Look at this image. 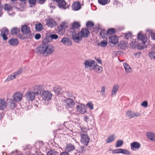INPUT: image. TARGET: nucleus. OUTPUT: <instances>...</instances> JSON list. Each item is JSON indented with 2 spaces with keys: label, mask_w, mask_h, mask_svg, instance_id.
Masks as SVG:
<instances>
[{
  "label": "nucleus",
  "mask_w": 155,
  "mask_h": 155,
  "mask_svg": "<svg viewBox=\"0 0 155 155\" xmlns=\"http://www.w3.org/2000/svg\"><path fill=\"white\" fill-rule=\"evenodd\" d=\"M13 99L17 102L20 101L22 97V94L20 92H17L14 94Z\"/></svg>",
  "instance_id": "nucleus-18"
},
{
  "label": "nucleus",
  "mask_w": 155,
  "mask_h": 155,
  "mask_svg": "<svg viewBox=\"0 0 155 155\" xmlns=\"http://www.w3.org/2000/svg\"><path fill=\"white\" fill-rule=\"evenodd\" d=\"M16 36L18 37L19 39L21 40H24L26 39L25 36H24L22 34H20V33L18 34Z\"/></svg>",
  "instance_id": "nucleus-51"
},
{
  "label": "nucleus",
  "mask_w": 155,
  "mask_h": 155,
  "mask_svg": "<svg viewBox=\"0 0 155 155\" xmlns=\"http://www.w3.org/2000/svg\"><path fill=\"white\" fill-rule=\"evenodd\" d=\"M86 106L88 107L90 110H92L93 108V104L91 102H88L86 104Z\"/></svg>",
  "instance_id": "nucleus-49"
},
{
  "label": "nucleus",
  "mask_w": 155,
  "mask_h": 155,
  "mask_svg": "<svg viewBox=\"0 0 155 155\" xmlns=\"http://www.w3.org/2000/svg\"><path fill=\"white\" fill-rule=\"evenodd\" d=\"M86 26L87 28L91 27H93L94 26V24L91 21H88L87 22Z\"/></svg>",
  "instance_id": "nucleus-48"
},
{
  "label": "nucleus",
  "mask_w": 155,
  "mask_h": 155,
  "mask_svg": "<svg viewBox=\"0 0 155 155\" xmlns=\"http://www.w3.org/2000/svg\"><path fill=\"white\" fill-rule=\"evenodd\" d=\"M107 31H106L104 29H101L100 33V36L103 38H104L105 35H107Z\"/></svg>",
  "instance_id": "nucleus-38"
},
{
  "label": "nucleus",
  "mask_w": 155,
  "mask_h": 155,
  "mask_svg": "<svg viewBox=\"0 0 155 155\" xmlns=\"http://www.w3.org/2000/svg\"><path fill=\"white\" fill-rule=\"evenodd\" d=\"M84 120L87 123H88L89 121V119L87 116H85Z\"/></svg>",
  "instance_id": "nucleus-62"
},
{
  "label": "nucleus",
  "mask_w": 155,
  "mask_h": 155,
  "mask_svg": "<svg viewBox=\"0 0 155 155\" xmlns=\"http://www.w3.org/2000/svg\"><path fill=\"white\" fill-rule=\"evenodd\" d=\"M11 33L12 35L15 36L20 33V29L17 27H15L12 28L10 30Z\"/></svg>",
  "instance_id": "nucleus-27"
},
{
  "label": "nucleus",
  "mask_w": 155,
  "mask_h": 155,
  "mask_svg": "<svg viewBox=\"0 0 155 155\" xmlns=\"http://www.w3.org/2000/svg\"><path fill=\"white\" fill-rule=\"evenodd\" d=\"M8 105L11 108L13 109L16 106V101L13 98H10L7 100Z\"/></svg>",
  "instance_id": "nucleus-21"
},
{
  "label": "nucleus",
  "mask_w": 155,
  "mask_h": 155,
  "mask_svg": "<svg viewBox=\"0 0 155 155\" xmlns=\"http://www.w3.org/2000/svg\"><path fill=\"white\" fill-rule=\"evenodd\" d=\"M61 42L67 46H70L72 44L71 41L67 38H63L61 40Z\"/></svg>",
  "instance_id": "nucleus-23"
},
{
  "label": "nucleus",
  "mask_w": 155,
  "mask_h": 155,
  "mask_svg": "<svg viewBox=\"0 0 155 155\" xmlns=\"http://www.w3.org/2000/svg\"><path fill=\"white\" fill-rule=\"evenodd\" d=\"M23 70L21 68H20L18 70L15 72H14L13 74L14 75H15V78L19 75L22 71Z\"/></svg>",
  "instance_id": "nucleus-46"
},
{
  "label": "nucleus",
  "mask_w": 155,
  "mask_h": 155,
  "mask_svg": "<svg viewBox=\"0 0 155 155\" xmlns=\"http://www.w3.org/2000/svg\"><path fill=\"white\" fill-rule=\"evenodd\" d=\"M141 115L140 112H135L132 111H128L126 113V117L129 119L140 116Z\"/></svg>",
  "instance_id": "nucleus-6"
},
{
  "label": "nucleus",
  "mask_w": 155,
  "mask_h": 155,
  "mask_svg": "<svg viewBox=\"0 0 155 155\" xmlns=\"http://www.w3.org/2000/svg\"><path fill=\"white\" fill-rule=\"evenodd\" d=\"M107 45V42L105 41H101L100 44L98 43V45H100L101 46L103 47H106Z\"/></svg>",
  "instance_id": "nucleus-50"
},
{
  "label": "nucleus",
  "mask_w": 155,
  "mask_h": 155,
  "mask_svg": "<svg viewBox=\"0 0 155 155\" xmlns=\"http://www.w3.org/2000/svg\"><path fill=\"white\" fill-rule=\"evenodd\" d=\"M33 36V35L30 32L29 33L27 34V35H26V36H25V37H26V38L31 39L32 38Z\"/></svg>",
  "instance_id": "nucleus-57"
},
{
  "label": "nucleus",
  "mask_w": 155,
  "mask_h": 155,
  "mask_svg": "<svg viewBox=\"0 0 155 155\" xmlns=\"http://www.w3.org/2000/svg\"><path fill=\"white\" fill-rule=\"evenodd\" d=\"M29 3L31 5H35L36 0H28Z\"/></svg>",
  "instance_id": "nucleus-55"
},
{
  "label": "nucleus",
  "mask_w": 155,
  "mask_h": 155,
  "mask_svg": "<svg viewBox=\"0 0 155 155\" xmlns=\"http://www.w3.org/2000/svg\"><path fill=\"white\" fill-rule=\"evenodd\" d=\"M34 90L36 95H40L43 90V86L41 85L36 86L34 87Z\"/></svg>",
  "instance_id": "nucleus-15"
},
{
  "label": "nucleus",
  "mask_w": 155,
  "mask_h": 155,
  "mask_svg": "<svg viewBox=\"0 0 155 155\" xmlns=\"http://www.w3.org/2000/svg\"><path fill=\"white\" fill-rule=\"evenodd\" d=\"M71 26L69 29V31L71 34L72 38L74 41L75 38L78 34L80 33L79 28L81 26L80 24L77 22H74L71 24Z\"/></svg>",
  "instance_id": "nucleus-1"
},
{
  "label": "nucleus",
  "mask_w": 155,
  "mask_h": 155,
  "mask_svg": "<svg viewBox=\"0 0 155 155\" xmlns=\"http://www.w3.org/2000/svg\"><path fill=\"white\" fill-rule=\"evenodd\" d=\"M137 38L138 40L141 41V45H142L144 46L145 44V42L144 41L145 37L143 34L141 32H140L137 35Z\"/></svg>",
  "instance_id": "nucleus-22"
},
{
  "label": "nucleus",
  "mask_w": 155,
  "mask_h": 155,
  "mask_svg": "<svg viewBox=\"0 0 155 155\" xmlns=\"http://www.w3.org/2000/svg\"><path fill=\"white\" fill-rule=\"evenodd\" d=\"M95 59L97 61L99 64H101L102 63V61L100 58H97L96 57H95Z\"/></svg>",
  "instance_id": "nucleus-61"
},
{
  "label": "nucleus",
  "mask_w": 155,
  "mask_h": 155,
  "mask_svg": "<svg viewBox=\"0 0 155 155\" xmlns=\"http://www.w3.org/2000/svg\"><path fill=\"white\" fill-rule=\"evenodd\" d=\"M103 68H91V70H94V71L97 73H101L103 71Z\"/></svg>",
  "instance_id": "nucleus-53"
},
{
  "label": "nucleus",
  "mask_w": 155,
  "mask_h": 155,
  "mask_svg": "<svg viewBox=\"0 0 155 155\" xmlns=\"http://www.w3.org/2000/svg\"><path fill=\"white\" fill-rule=\"evenodd\" d=\"M8 34V30L6 28H3L0 34V35L2 37L4 40H6L8 39L7 35Z\"/></svg>",
  "instance_id": "nucleus-14"
},
{
  "label": "nucleus",
  "mask_w": 155,
  "mask_h": 155,
  "mask_svg": "<svg viewBox=\"0 0 155 155\" xmlns=\"http://www.w3.org/2000/svg\"><path fill=\"white\" fill-rule=\"evenodd\" d=\"M115 31L114 29L111 28L108 29L107 31V34L109 35H112L115 34Z\"/></svg>",
  "instance_id": "nucleus-43"
},
{
  "label": "nucleus",
  "mask_w": 155,
  "mask_h": 155,
  "mask_svg": "<svg viewBox=\"0 0 155 155\" xmlns=\"http://www.w3.org/2000/svg\"><path fill=\"white\" fill-rule=\"evenodd\" d=\"M64 101L65 103V107L67 109H72L75 105L74 101L71 98H67L64 100Z\"/></svg>",
  "instance_id": "nucleus-4"
},
{
  "label": "nucleus",
  "mask_w": 155,
  "mask_h": 155,
  "mask_svg": "<svg viewBox=\"0 0 155 155\" xmlns=\"http://www.w3.org/2000/svg\"><path fill=\"white\" fill-rule=\"evenodd\" d=\"M35 94L33 91H28L25 94V96L28 101H32L34 100Z\"/></svg>",
  "instance_id": "nucleus-10"
},
{
  "label": "nucleus",
  "mask_w": 155,
  "mask_h": 155,
  "mask_svg": "<svg viewBox=\"0 0 155 155\" xmlns=\"http://www.w3.org/2000/svg\"><path fill=\"white\" fill-rule=\"evenodd\" d=\"M72 9L74 11L79 10L81 7V4L80 2L78 1L74 2L72 6Z\"/></svg>",
  "instance_id": "nucleus-28"
},
{
  "label": "nucleus",
  "mask_w": 155,
  "mask_h": 155,
  "mask_svg": "<svg viewBox=\"0 0 155 155\" xmlns=\"http://www.w3.org/2000/svg\"><path fill=\"white\" fill-rule=\"evenodd\" d=\"M132 35V33L130 32H128L125 34L124 37L127 39H128Z\"/></svg>",
  "instance_id": "nucleus-52"
},
{
  "label": "nucleus",
  "mask_w": 155,
  "mask_h": 155,
  "mask_svg": "<svg viewBox=\"0 0 155 155\" xmlns=\"http://www.w3.org/2000/svg\"><path fill=\"white\" fill-rule=\"evenodd\" d=\"M68 24L65 22L61 23L58 27V33L60 35H62L65 32V29L68 27Z\"/></svg>",
  "instance_id": "nucleus-7"
},
{
  "label": "nucleus",
  "mask_w": 155,
  "mask_h": 155,
  "mask_svg": "<svg viewBox=\"0 0 155 155\" xmlns=\"http://www.w3.org/2000/svg\"><path fill=\"white\" fill-rule=\"evenodd\" d=\"M85 67H92L93 68H95L97 66H98L96 62L93 60H86L84 63Z\"/></svg>",
  "instance_id": "nucleus-9"
},
{
  "label": "nucleus",
  "mask_w": 155,
  "mask_h": 155,
  "mask_svg": "<svg viewBox=\"0 0 155 155\" xmlns=\"http://www.w3.org/2000/svg\"><path fill=\"white\" fill-rule=\"evenodd\" d=\"M58 154L57 151L53 150H51L48 151L47 153V155H57Z\"/></svg>",
  "instance_id": "nucleus-41"
},
{
  "label": "nucleus",
  "mask_w": 155,
  "mask_h": 155,
  "mask_svg": "<svg viewBox=\"0 0 155 155\" xmlns=\"http://www.w3.org/2000/svg\"><path fill=\"white\" fill-rule=\"evenodd\" d=\"M8 43L10 45L12 46H16L19 43V41L16 38H11L8 41Z\"/></svg>",
  "instance_id": "nucleus-26"
},
{
  "label": "nucleus",
  "mask_w": 155,
  "mask_h": 155,
  "mask_svg": "<svg viewBox=\"0 0 155 155\" xmlns=\"http://www.w3.org/2000/svg\"><path fill=\"white\" fill-rule=\"evenodd\" d=\"M42 96L43 99L48 101L51 99L52 94L48 91H45L43 92Z\"/></svg>",
  "instance_id": "nucleus-13"
},
{
  "label": "nucleus",
  "mask_w": 155,
  "mask_h": 155,
  "mask_svg": "<svg viewBox=\"0 0 155 155\" xmlns=\"http://www.w3.org/2000/svg\"><path fill=\"white\" fill-rule=\"evenodd\" d=\"M16 78L15 75H14L13 74H12L11 75L8 76L7 79H6V81H8Z\"/></svg>",
  "instance_id": "nucleus-42"
},
{
  "label": "nucleus",
  "mask_w": 155,
  "mask_h": 155,
  "mask_svg": "<svg viewBox=\"0 0 155 155\" xmlns=\"http://www.w3.org/2000/svg\"><path fill=\"white\" fill-rule=\"evenodd\" d=\"M21 30L23 34H27L31 32L30 28L26 25H21Z\"/></svg>",
  "instance_id": "nucleus-16"
},
{
  "label": "nucleus",
  "mask_w": 155,
  "mask_h": 155,
  "mask_svg": "<svg viewBox=\"0 0 155 155\" xmlns=\"http://www.w3.org/2000/svg\"><path fill=\"white\" fill-rule=\"evenodd\" d=\"M146 136L147 139L151 141H155V134L152 131L147 133Z\"/></svg>",
  "instance_id": "nucleus-20"
},
{
  "label": "nucleus",
  "mask_w": 155,
  "mask_h": 155,
  "mask_svg": "<svg viewBox=\"0 0 155 155\" xmlns=\"http://www.w3.org/2000/svg\"><path fill=\"white\" fill-rule=\"evenodd\" d=\"M60 155H69L67 152H63L61 153Z\"/></svg>",
  "instance_id": "nucleus-64"
},
{
  "label": "nucleus",
  "mask_w": 155,
  "mask_h": 155,
  "mask_svg": "<svg viewBox=\"0 0 155 155\" xmlns=\"http://www.w3.org/2000/svg\"><path fill=\"white\" fill-rule=\"evenodd\" d=\"M141 105L142 106L146 107L148 106V102L147 101H145L142 103Z\"/></svg>",
  "instance_id": "nucleus-56"
},
{
  "label": "nucleus",
  "mask_w": 155,
  "mask_h": 155,
  "mask_svg": "<svg viewBox=\"0 0 155 155\" xmlns=\"http://www.w3.org/2000/svg\"><path fill=\"white\" fill-rule=\"evenodd\" d=\"M130 146L131 149L133 151L139 149L140 147V143L137 142H134L131 143Z\"/></svg>",
  "instance_id": "nucleus-19"
},
{
  "label": "nucleus",
  "mask_w": 155,
  "mask_h": 155,
  "mask_svg": "<svg viewBox=\"0 0 155 155\" xmlns=\"http://www.w3.org/2000/svg\"><path fill=\"white\" fill-rule=\"evenodd\" d=\"M130 46L133 48H134L137 46L138 48L141 49H143L144 48V46H142L139 45L138 42L136 40H133L131 41V43H130Z\"/></svg>",
  "instance_id": "nucleus-17"
},
{
  "label": "nucleus",
  "mask_w": 155,
  "mask_h": 155,
  "mask_svg": "<svg viewBox=\"0 0 155 155\" xmlns=\"http://www.w3.org/2000/svg\"><path fill=\"white\" fill-rule=\"evenodd\" d=\"M116 138L114 134H113L107 138V143H109L113 141Z\"/></svg>",
  "instance_id": "nucleus-35"
},
{
  "label": "nucleus",
  "mask_w": 155,
  "mask_h": 155,
  "mask_svg": "<svg viewBox=\"0 0 155 155\" xmlns=\"http://www.w3.org/2000/svg\"><path fill=\"white\" fill-rule=\"evenodd\" d=\"M46 45L47 44H42L38 47L36 48V52L43 54V55L45 53Z\"/></svg>",
  "instance_id": "nucleus-11"
},
{
  "label": "nucleus",
  "mask_w": 155,
  "mask_h": 155,
  "mask_svg": "<svg viewBox=\"0 0 155 155\" xmlns=\"http://www.w3.org/2000/svg\"><path fill=\"white\" fill-rule=\"evenodd\" d=\"M50 37L53 39H56L58 38V35L56 34H52L50 35Z\"/></svg>",
  "instance_id": "nucleus-59"
},
{
  "label": "nucleus",
  "mask_w": 155,
  "mask_h": 155,
  "mask_svg": "<svg viewBox=\"0 0 155 155\" xmlns=\"http://www.w3.org/2000/svg\"><path fill=\"white\" fill-rule=\"evenodd\" d=\"M46 25L48 27L52 28L56 27L57 24L53 18H48L46 20Z\"/></svg>",
  "instance_id": "nucleus-12"
},
{
  "label": "nucleus",
  "mask_w": 155,
  "mask_h": 155,
  "mask_svg": "<svg viewBox=\"0 0 155 155\" xmlns=\"http://www.w3.org/2000/svg\"><path fill=\"white\" fill-rule=\"evenodd\" d=\"M58 7L59 8L65 9H66L68 7H66V3L64 0H61L58 3Z\"/></svg>",
  "instance_id": "nucleus-29"
},
{
  "label": "nucleus",
  "mask_w": 155,
  "mask_h": 155,
  "mask_svg": "<svg viewBox=\"0 0 155 155\" xmlns=\"http://www.w3.org/2000/svg\"><path fill=\"white\" fill-rule=\"evenodd\" d=\"M86 149V147L85 146H81L77 150V151L79 153H84Z\"/></svg>",
  "instance_id": "nucleus-33"
},
{
  "label": "nucleus",
  "mask_w": 155,
  "mask_h": 155,
  "mask_svg": "<svg viewBox=\"0 0 155 155\" xmlns=\"http://www.w3.org/2000/svg\"><path fill=\"white\" fill-rule=\"evenodd\" d=\"M125 69L127 74L132 73L133 71L132 68H125Z\"/></svg>",
  "instance_id": "nucleus-58"
},
{
  "label": "nucleus",
  "mask_w": 155,
  "mask_h": 155,
  "mask_svg": "<svg viewBox=\"0 0 155 155\" xmlns=\"http://www.w3.org/2000/svg\"><path fill=\"white\" fill-rule=\"evenodd\" d=\"M45 50V53L43 54V56L44 57L51 55L53 52L54 49L52 46L47 44Z\"/></svg>",
  "instance_id": "nucleus-8"
},
{
  "label": "nucleus",
  "mask_w": 155,
  "mask_h": 155,
  "mask_svg": "<svg viewBox=\"0 0 155 155\" xmlns=\"http://www.w3.org/2000/svg\"><path fill=\"white\" fill-rule=\"evenodd\" d=\"M54 90L55 93L58 95L60 94L61 91V88L58 86L55 87Z\"/></svg>",
  "instance_id": "nucleus-36"
},
{
  "label": "nucleus",
  "mask_w": 155,
  "mask_h": 155,
  "mask_svg": "<svg viewBox=\"0 0 155 155\" xmlns=\"http://www.w3.org/2000/svg\"><path fill=\"white\" fill-rule=\"evenodd\" d=\"M7 106V103L3 100H0V110H3Z\"/></svg>",
  "instance_id": "nucleus-32"
},
{
  "label": "nucleus",
  "mask_w": 155,
  "mask_h": 155,
  "mask_svg": "<svg viewBox=\"0 0 155 155\" xmlns=\"http://www.w3.org/2000/svg\"><path fill=\"white\" fill-rule=\"evenodd\" d=\"M119 86L118 84H114L111 91V95H116V93L118 90Z\"/></svg>",
  "instance_id": "nucleus-30"
},
{
  "label": "nucleus",
  "mask_w": 155,
  "mask_h": 155,
  "mask_svg": "<svg viewBox=\"0 0 155 155\" xmlns=\"http://www.w3.org/2000/svg\"><path fill=\"white\" fill-rule=\"evenodd\" d=\"M4 9L6 11H10L12 10V7L9 4H6L4 5Z\"/></svg>",
  "instance_id": "nucleus-39"
},
{
  "label": "nucleus",
  "mask_w": 155,
  "mask_h": 155,
  "mask_svg": "<svg viewBox=\"0 0 155 155\" xmlns=\"http://www.w3.org/2000/svg\"><path fill=\"white\" fill-rule=\"evenodd\" d=\"M127 43L125 41H121L118 44V47L122 49H124L127 46Z\"/></svg>",
  "instance_id": "nucleus-31"
},
{
  "label": "nucleus",
  "mask_w": 155,
  "mask_h": 155,
  "mask_svg": "<svg viewBox=\"0 0 155 155\" xmlns=\"http://www.w3.org/2000/svg\"><path fill=\"white\" fill-rule=\"evenodd\" d=\"M76 109L78 112L82 114H84L87 112L86 106L82 103H78L77 104Z\"/></svg>",
  "instance_id": "nucleus-5"
},
{
  "label": "nucleus",
  "mask_w": 155,
  "mask_h": 155,
  "mask_svg": "<svg viewBox=\"0 0 155 155\" xmlns=\"http://www.w3.org/2000/svg\"><path fill=\"white\" fill-rule=\"evenodd\" d=\"M108 0H98V3L101 5H105L108 3Z\"/></svg>",
  "instance_id": "nucleus-47"
},
{
  "label": "nucleus",
  "mask_w": 155,
  "mask_h": 155,
  "mask_svg": "<svg viewBox=\"0 0 155 155\" xmlns=\"http://www.w3.org/2000/svg\"><path fill=\"white\" fill-rule=\"evenodd\" d=\"M80 33L75 38L74 41L76 43H79L82 40V38H87L89 35L90 32L87 28H83L82 29Z\"/></svg>",
  "instance_id": "nucleus-2"
},
{
  "label": "nucleus",
  "mask_w": 155,
  "mask_h": 155,
  "mask_svg": "<svg viewBox=\"0 0 155 155\" xmlns=\"http://www.w3.org/2000/svg\"><path fill=\"white\" fill-rule=\"evenodd\" d=\"M38 1L39 3L42 4L45 3L46 0H38Z\"/></svg>",
  "instance_id": "nucleus-63"
},
{
  "label": "nucleus",
  "mask_w": 155,
  "mask_h": 155,
  "mask_svg": "<svg viewBox=\"0 0 155 155\" xmlns=\"http://www.w3.org/2000/svg\"><path fill=\"white\" fill-rule=\"evenodd\" d=\"M41 37V35L40 34H36L35 35V38L36 40H38Z\"/></svg>",
  "instance_id": "nucleus-60"
},
{
  "label": "nucleus",
  "mask_w": 155,
  "mask_h": 155,
  "mask_svg": "<svg viewBox=\"0 0 155 155\" xmlns=\"http://www.w3.org/2000/svg\"><path fill=\"white\" fill-rule=\"evenodd\" d=\"M123 143V141L121 140H119L116 142L115 147H120Z\"/></svg>",
  "instance_id": "nucleus-44"
},
{
  "label": "nucleus",
  "mask_w": 155,
  "mask_h": 155,
  "mask_svg": "<svg viewBox=\"0 0 155 155\" xmlns=\"http://www.w3.org/2000/svg\"><path fill=\"white\" fill-rule=\"evenodd\" d=\"M106 87L104 86H103L101 87L100 94L102 96H104L106 94Z\"/></svg>",
  "instance_id": "nucleus-40"
},
{
  "label": "nucleus",
  "mask_w": 155,
  "mask_h": 155,
  "mask_svg": "<svg viewBox=\"0 0 155 155\" xmlns=\"http://www.w3.org/2000/svg\"><path fill=\"white\" fill-rule=\"evenodd\" d=\"M121 153L126 155H130V153L129 150L123 149H121Z\"/></svg>",
  "instance_id": "nucleus-45"
},
{
  "label": "nucleus",
  "mask_w": 155,
  "mask_h": 155,
  "mask_svg": "<svg viewBox=\"0 0 155 155\" xmlns=\"http://www.w3.org/2000/svg\"><path fill=\"white\" fill-rule=\"evenodd\" d=\"M148 55L151 59L155 61V52L151 51L149 53Z\"/></svg>",
  "instance_id": "nucleus-37"
},
{
  "label": "nucleus",
  "mask_w": 155,
  "mask_h": 155,
  "mask_svg": "<svg viewBox=\"0 0 155 155\" xmlns=\"http://www.w3.org/2000/svg\"><path fill=\"white\" fill-rule=\"evenodd\" d=\"M35 28L37 31H40L43 28L42 25L41 23H38L35 25Z\"/></svg>",
  "instance_id": "nucleus-34"
},
{
  "label": "nucleus",
  "mask_w": 155,
  "mask_h": 155,
  "mask_svg": "<svg viewBox=\"0 0 155 155\" xmlns=\"http://www.w3.org/2000/svg\"><path fill=\"white\" fill-rule=\"evenodd\" d=\"M81 130L80 142L83 144L87 146L89 143L90 138L87 135V131H84L82 129H81Z\"/></svg>",
  "instance_id": "nucleus-3"
},
{
  "label": "nucleus",
  "mask_w": 155,
  "mask_h": 155,
  "mask_svg": "<svg viewBox=\"0 0 155 155\" xmlns=\"http://www.w3.org/2000/svg\"><path fill=\"white\" fill-rule=\"evenodd\" d=\"M121 149L119 148L113 150L112 152V153L114 154L121 153Z\"/></svg>",
  "instance_id": "nucleus-54"
},
{
  "label": "nucleus",
  "mask_w": 155,
  "mask_h": 155,
  "mask_svg": "<svg viewBox=\"0 0 155 155\" xmlns=\"http://www.w3.org/2000/svg\"><path fill=\"white\" fill-rule=\"evenodd\" d=\"M109 42L110 43L115 45L118 42V38L116 35H113L109 37Z\"/></svg>",
  "instance_id": "nucleus-24"
},
{
  "label": "nucleus",
  "mask_w": 155,
  "mask_h": 155,
  "mask_svg": "<svg viewBox=\"0 0 155 155\" xmlns=\"http://www.w3.org/2000/svg\"><path fill=\"white\" fill-rule=\"evenodd\" d=\"M75 149L74 145L71 143H70L67 144L65 147V151L67 152H70Z\"/></svg>",
  "instance_id": "nucleus-25"
}]
</instances>
